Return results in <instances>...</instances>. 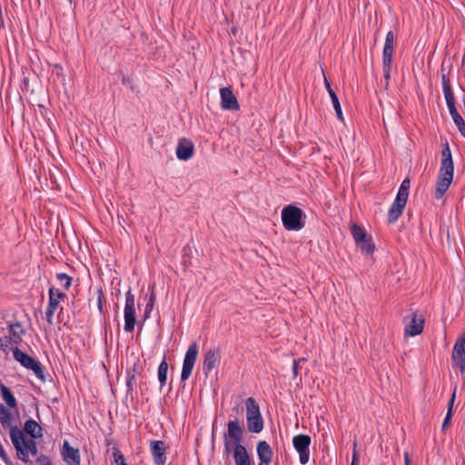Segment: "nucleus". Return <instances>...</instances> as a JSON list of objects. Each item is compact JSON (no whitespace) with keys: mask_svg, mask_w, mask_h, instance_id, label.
I'll use <instances>...</instances> for the list:
<instances>
[{"mask_svg":"<svg viewBox=\"0 0 465 465\" xmlns=\"http://www.w3.org/2000/svg\"><path fill=\"white\" fill-rule=\"evenodd\" d=\"M244 427L240 421L230 420L227 423V430L223 431L224 453H232L235 465H252V457L249 454L243 442Z\"/></svg>","mask_w":465,"mask_h":465,"instance_id":"nucleus-1","label":"nucleus"},{"mask_svg":"<svg viewBox=\"0 0 465 465\" xmlns=\"http://www.w3.org/2000/svg\"><path fill=\"white\" fill-rule=\"evenodd\" d=\"M18 420V411L13 413L4 404H0V422L4 429L10 430V438L17 457L27 463L29 461V439L23 437L21 429L16 425Z\"/></svg>","mask_w":465,"mask_h":465,"instance_id":"nucleus-2","label":"nucleus"},{"mask_svg":"<svg viewBox=\"0 0 465 465\" xmlns=\"http://www.w3.org/2000/svg\"><path fill=\"white\" fill-rule=\"evenodd\" d=\"M440 152V166L435 183L434 197L441 199L449 190L454 177V162L451 150L447 140L442 143Z\"/></svg>","mask_w":465,"mask_h":465,"instance_id":"nucleus-3","label":"nucleus"},{"mask_svg":"<svg viewBox=\"0 0 465 465\" xmlns=\"http://www.w3.org/2000/svg\"><path fill=\"white\" fill-rule=\"evenodd\" d=\"M282 223L286 231L298 232L305 226L306 214L302 209L294 205H285L282 210Z\"/></svg>","mask_w":465,"mask_h":465,"instance_id":"nucleus-4","label":"nucleus"},{"mask_svg":"<svg viewBox=\"0 0 465 465\" xmlns=\"http://www.w3.org/2000/svg\"><path fill=\"white\" fill-rule=\"evenodd\" d=\"M246 422L249 432L258 434L264 428L263 418L260 406L254 398L249 397L245 400Z\"/></svg>","mask_w":465,"mask_h":465,"instance_id":"nucleus-5","label":"nucleus"},{"mask_svg":"<svg viewBox=\"0 0 465 465\" xmlns=\"http://www.w3.org/2000/svg\"><path fill=\"white\" fill-rule=\"evenodd\" d=\"M125 373L126 394L124 400L127 401L130 399L131 401H134V391L136 384V378H143V367L141 366L140 359L138 357L134 358L133 363L126 368Z\"/></svg>","mask_w":465,"mask_h":465,"instance_id":"nucleus-6","label":"nucleus"},{"mask_svg":"<svg viewBox=\"0 0 465 465\" xmlns=\"http://www.w3.org/2000/svg\"><path fill=\"white\" fill-rule=\"evenodd\" d=\"M199 353L198 343L197 341H193L186 352L183 362V368L181 372V381L180 385L183 389L185 387V381L192 375L194 364L196 362L197 357Z\"/></svg>","mask_w":465,"mask_h":465,"instance_id":"nucleus-7","label":"nucleus"},{"mask_svg":"<svg viewBox=\"0 0 465 465\" xmlns=\"http://www.w3.org/2000/svg\"><path fill=\"white\" fill-rule=\"evenodd\" d=\"M54 447L55 442L50 436H47V440L37 444L36 463L38 465H53L56 456Z\"/></svg>","mask_w":465,"mask_h":465,"instance_id":"nucleus-8","label":"nucleus"},{"mask_svg":"<svg viewBox=\"0 0 465 465\" xmlns=\"http://www.w3.org/2000/svg\"><path fill=\"white\" fill-rule=\"evenodd\" d=\"M312 438L308 434H298L292 438V444L299 454V460L302 465H305L310 459V445Z\"/></svg>","mask_w":465,"mask_h":465,"instance_id":"nucleus-9","label":"nucleus"},{"mask_svg":"<svg viewBox=\"0 0 465 465\" xmlns=\"http://www.w3.org/2000/svg\"><path fill=\"white\" fill-rule=\"evenodd\" d=\"M451 360L452 366L459 368L460 372L463 373L465 371V331L454 343Z\"/></svg>","mask_w":465,"mask_h":465,"instance_id":"nucleus-10","label":"nucleus"},{"mask_svg":"<svg viewBox=\"0 0 465 465\" xmlns=\"http://www.w3.org/2000/svg\"><path fill=\"white\" fill-rule=\"evenodd\" d=\"M106 450L104 458L106 462L109 461L111 465H127L125 458L122 451L117 447V443L114 439L105 438Z\"/></svg>","mask_w":465,"mask_h":465,"instance_id":"nucleus-11","label":"nucleus"},{"mask_svg":"<svg viewBox=\"0 0 465 465\" xmlns=\"http://www.w3.org/2000/svg\"><path fill=\"white\" fill-rule=\"evenodd\" d=\"M221 108L225 111H238L240 104L231 85L220 88Z\"/></svg>","mask_w":465,"mask_h":465,"instance_id":"nucleus-12","label":"nucleus"},{"mask_svg":"<svg viewBox=\"0 0 465 465\" xmlns=\"http://www.w3.org/2000/svg\"><path fill=\"white\" fill-rule=\"evenodd\" d=\"M60 454L66 465H80L81 454L78 448H74L68 440H64Z\"/></svg>","mask_w":465,"mask_h":465,"instance_id":"nucleus-13","label":"nucleus"},{"mask_svg":"<svg viewBox=\"0 0 465 465\" xmlns=\"http://www.w3.org/2000/svg\"><path fill=\"white\" fill-rule=\"evenodd\" d=\"M221 362V350L219 347L210 348L204 354L203 371L207 377L213 368Z\"/></svg>","mask_w":465,"mask_h":465,"instance_id":"nucleus-14","label":"nucleus"},{"mask_svg":"<svg viewBox=\"0 0 465 465\" xmlns=\"http://www.w3.org/2000/svg\"><path fill=\"white\" fill-rule=\"evenodd\" d=\"M167 449L168 445L163 440H153L150 441V450L155 465H164Z\"/></svg>","mask_w":465,"mask_h":465,"instance_id":"nucleus-15","label":"nucleus"},{"mask_svg":"<svg viewBox=\"0 0 465 465\" xmlns=\"http://www.w3.org/2000/svg\"><path fill=\"white\" fill-rule=\"evenodd\" d=\"M194 154V144L193 143L185 137L179 139L176 147V156L180 161H188Z\"/></svg>","mask_w":465,"mask_h":465,"instance_id":"nucleus-16","label":"nucleus"},{"mask_svg":"<svg viewBox=\"0 0 465 465\" xmlns=\"http://www.w3.org/2000/svg\"><path fill=\"white\" fill-rule=\"evenodd\" d=\"M44 427L36 420L31 419V456H36V445L44 442Z\"/></svg>","mask_w":465,"mask_h":465,"instance_id":"nucleus-17","label":"nucleus"},{"mask_svg":"<svg viewBox=\"0 0 465 465\" xmlns=\"http://www.w3.org/2000/svg\"><path fill=\"white\" fill-rule=\"evenodd\" d=\"M424 329V318L418 315L417 312L412 313L411 322L404 328L405 336L415 337L420 334Z\"/></svg>","mask_w":465,"mask_h":465,"instance_id":"nucleus-18","label":"nucleus"},{"mask_svg":"<svg viewBox=\"0 0 465 465\" xmlns=\"http://www.w3.org/2000/svg\"><path fill=\"white\" fill-rule=\"evenodd\" d=\"M256 452L259 459L258 465H269L272 462L273 450L266 440L256 443Z\"/></svg>","mask_w":465,"mask_h":465,"instance_id":"nucleus-19","label":"nucleus"},{"mask_svg":"<svg viewBox=\"0 0 465 465\" xmlns=\"http://www.w3.org/2000/svg\"><path fill=\"white\" fill-rule=\"evenodd\" d=\"M396 40L397 36L390 30L385 36V43L382 49V60H392Z\"/></svg>","mask_w":465,"mask_h":465,"instance_id":"nucleus-20","label":"nucleus"},{"mask_svg":"<svg viewBox=\"0 0 465 465\" xmlns=\"http://www.w3.org/2000/svg\"><path fill=\"white\" fill-rule=\"evenodd\" d=\"M407 203L395 198L388 212V223H394L402 214Z\"/></svg>","mask_w":465,"mask_h":465,"instance_id":"nucleus-21","label":"nucleus"},{"mask_svg":"<svg viewBox=\"0 0 465 465\" xmlns=\"http://www.w3.org/2000/svg\"><path fill=\"white\" fill-rule=\"evenodd\" d=\"M442 91L446 100V104L449 110L456 108V99L450 84V77L443 75Z\"/></svg>","mask_w":465,"mask_h":465,"instance_id":"nucleus-22","label":"nucleus"},{"mask_svg":"<svg viewBox=\"0 0 465 465\" xmlns=\"http://www.w3.org/2000/svg\"><path fill=\"white\" fill-rule=\"evenodd\" d=\"M324 84H325L326 90H327V92H328V94L330 95V98L331 100V104L333 105V108H334V111H335L337 118L341 122H344L343 114H342V110H341V103L339 101L338 95L336 94L334 90L331 88V83L328 81V79L326 77H324Z\"/></svg>","mask_w":465,"mask_h":465,"instance_id":"nucleus-23","label":"nucleus"},{"mask_svg":"<svg viewBox=\"0 0 465 465\" xmlns=\"http://www.w3.org/2000/svg\"><path fill=\"white\" fill-rule=\"evenodd\" d=\"M137 323L135 307H124V326L125 332H133Z\"/></svg>","mask_w":465,"mask_h":465,"instance_id":"nucleus-24","label":"nucleus"},{"mask_svg":"<svg viewBox=\"0 0 465 465\" xmlns=\"http://www.w3.org/2000/svg\"><path fill=\"white\" fill-rule=\"evenodd\" d=\"M59 303V301H57V299L54 298V287H50L48 304L45 311V319L50 324L52 323L55 311L58 309Z\"/></svg>","mask_w":465,"mask_h":465,"instance_id":"nucleus-25","label":"nucleus"},{"mask_svg":"<svg viewBox=\"0 0 465 465\" xmlns=\"http://www.w3.org/2000/svg\"><path fill=\"white\" fill-rule=\"evenodd\" d=\"M31 371L45 383L51 376L46 372L45 367L36 359L31 357ZM52 381V379H50Z\"/></svg>","mask_w":465,"mask_h":465,"instance_id":"nucleus-26","label":"nucleus"},{"mask_svg":"<svg viewBox=\"0 0 465 465\" xmlns=\"http://www.w3.org/2000/svg\"><path fill=\"white\" fill-rule=\"evenodd\" d=\"M356 246L364 255H371L376 250L371 235L367 236L361 241L355 242Z\"/></svg>","mask_w":465,"mask_h":465,"instance_id":"nucleus-27","label":"nucleus"},{"mask_svg":"<svg viewBox=\"0 0 465 465\" xmlns=\"http://www.w3.org/2000/svg\"><path fill=\"white\" fill-rule=\"evenodd\" d=\"M168 368L169 365L166 361V356L164 355L157 370V376L160 382V390H162L166 385L168 378Z\"/></svg>","mask_w":465,"mask_h":465,"instance_id":"nucleus-28","label":"nucleus"},{"mask_svg":"<svg viewBox=\"0 0 465 465\" xmlns=\"http://www.w3.org/2000/svg\"><path fill=\"white\" fill-rule=\"evenodd\" d=\"M450 114L452 117V120L457 126L459 132L460 133L461 136L465 138V120L460 115V114L458 112L457 107L451 110H449Z\"/></svg>","mask_w":465,"mask_h":465,"instance_id":"nucleus-29","label":"nucleus"},{"mask_svg":"<svg viewBox=\"0 0 465 465\" xmlns=\"http://www.w3.org/2000/svg\"><path fill=\"white\" fill-rule=\"evenodd\" d=\"M94 294L96 295L95 304L98 308L100 314L105 316L106 311L104 310V303L106 302V298L103 288L101 286L96 287L94 290Z\"/></svg>","mask_w":465,"mask_h":465,"instance_id":"nucleus-30","label":"nucleus"},{"mask_svg":"<svg viewBox=\"0 0 465 465\" xmlns=\"http://www.w3.org/2000/svg\"><path fill=\"white\" fill-rule=\"evenodd\" d=\"M154 287H155V283H153L152 285L149 286L150 295H149L148 302L145 305V310H144V313H143V321H146L150 317V314H151V312L154 307V304H155L156 293L154 292Z\"/></svg>","mask_w":465,"mask_h":465,"instance_id":"nucleus-31","label":"nucleus"},{"mask_svg":"<svg viewBox=\"0 0 465 465\" xmlns=\"http://www.w3.org/2000/svg\"><path fill=\"white\" fill-rule=\"evenodd\" d=\"M0 391L2 394V398L5 401V402L7 404L10 408H15L16 407V400L15 396L13 395L11 390L6 387L4 384H0Z\"/></svg>","mask_w":465,"mask_h":465,"instance_id":"nucleus-32","label":"nucleus"},{"mask_svg":"<svg viewBox=\"0 0 465 465\" xmlns=\"http://www.w3.org/2000/svg\"><path fill=\"white\" fill-rule=\"evenodd\" d=\"M410 187L411 180L407 177L401 182L396 198L399 200H403L404 203H407L410 193Z\"/></svg>","mask_w":465,"mask_h":465,"instance_id":"nucleus-33","label":"nucleus"},{"mask_svg":"<svg viewBox=\"0 0 465 465\" xmlns=\"http://www.w3.org/2000/svg\"><path fill=\"white\" fill-rule=\"evenodd\" d=\"M58 323H62L63 327L71 331L73 329V323L71 322V317L68 312L64 311V307H61L57 314Z\"/></svg>","mask_w":465,"mask_h":465,"instance_id":"nucleus-34","label":"nucleus"},{"mask_svg":"<svg viewBox=\"0 0 465 465\" xmlns=\"http://www.w3.org/2000/svg\"><path fill=\"white\" fill-rule=\"evenodd\" d=\"M351 233L355 242L363 240L370 234L367 233L365 229L357 223H352L351 226Z\"/></svg>","mask_w":465,"mask_h":465,"instance_id":"nucleus-35","label":"nucleus"},{"mask_svg":"<svg viewBox=\"0 0 465 465\" xmlns=\"http://www.w3.org/2000/svg\"><path fill=\"white\" fill-rule=\"evenodd\" d=\"M183 271H186V269L189 266L193 265L192 262V247L189 244H186L183 248V255H182V262H181Z\"/></svg>","mask_w":465,"mask_h":465,"instance_id":"nucleus-36","label":"nucleus"},{"mask_svg":"<svg viewBox=\"0 0 465 465\" xmlns=\"http://www.w3.org/2000/svg\"><path fill=\"white\" fill-rule=\"evenodd\" d=\"M15 361H19L25 368L29 369V354L22 351L17 347L13 349Z\"/></svg>","mask_w":465,"mask_h":465,"instance_id":"nucleus-37","label":"nucleus"},{"mask_svg":"<svg viewBox=\"0 0 465 465\" xmlns=\"http://www.w3.org/2000/svg\"><path fill=\"white\" fill-rule=\"evenodd\" d=\"M392 68V60H382V71H383V77L385 80L384 87L385 89L389 88L390 85V79H391V71Z\"/></svg>","mask_w":465,"mask_h":465,"instance_id":"nucleus-38","label":"nucleus"},{"mask_svg":"<svg viewBox=\"0 0 465 465\" xmlns=\"http://www.w3.org/2000/svg\"><path fill=\"white\" fill-rule=\"evenodd\" d=\"M56 279L62 283L65 290H68L73 282V277L69 276L65 272H58L56 274Z\"/></svg>","mask_w":465,"mask_h":465,"instance_id":"nucleus-39","label":"nucleus"},{"mask_svg":"<svg viewBox=\"0 0 465 465\" xmlns=\"http://www.w3.org/2000/svg\"><path fill=\"white\" fill-rule=\"evenodd\" d=\"M12 343H18L17 339H14L12 336H5L0 338V351H6Z\"/></svg>","mask_w":465,"mask_h":465,"instance_id":"nucleus-40","label":"nucleus"},{"mask_svg":"<svg viewBox=\"0 0 465 465\" xmlns=\"http://www.w3.org/2000/svg\"><path fill=\"white\" fill-rule=\"evenodd\" d=\"M10 332L12 333V337L14 339H17L18 342H20V332H24V330L22 329L21 324L19 322L10 325Z\"/></svg>","mask_w":465,"mask_h":465,"instance_id":"nucleus-41","label":"nucleus"},{"mask_svg":"<svg viewBox=\"0 0 465 465\" xmlns=\"http://www.w3.org/2000/svg\"><path fill=\"white\" fill-rule=\"evenodd\" d=\"M134 301H135L134 294L132 292L131 286H129V289L125 293V306L124 307H135Z\"/></svg>","mask_w":465,"mask_h":465,"instance_id":"nucleus-42","label":"nucleus"},{"mask_svg":"<svg viewBox=\"0 0 465 465\" xmlns=\"http://www.w3.org/2000/svg\"><path fill=\"white\" fill-rule=\"evenodd\" d=\"M301 361H307L306 358H299L296 360H293L292 366V379H296L299 374V370L301 368Z\"/></svg>","mask_w":465,"mask_h":465,"instance_id":"nucleus-43","label":"nucleus"},{"mask_svg":"<svg viewBox=\"0 0 465 465\" xmlns=\"http://www.w3.org/2000/svg\"><path fill=\"white\" fill-rule=\"evenodd\" d=\"M452 417H453V413H451L450 411L446 413L445 418L442 422V425H441V431H445V430L449 426H450Z\"/></svg>","mask_w":465,"mask_h":465,"instance_id":"nucleus-44","label":"nucleus"},{"mask_svg":"<svg viewBox=\"0 0 465 465\" xmlns=\"http://www.w3.org/2000/svg\"><path fill=\"white\" fill-rule=\"evenodd\" d=\"M456 391H457V387L455 386V388L452 391V394L448 401L447 412H450H450L453 413V406H454V402H455V399H456Z\"/></svg>","mask_w":465,"mask_h":465,"instance_id":"nucleus-45","label":"nucleus"},{"mask_svg":"<svg viewBox=\"0 0 465 465\" xmlns=\"http://www.w3.org/2000/svg\"><path fill=\"white\" fill-rule=\"evenodd\" d=\"M355 449H356V442L353 443V454H352L351 465H359V463H360V456L357 453Z\"/></svg>","mask_w":465,"mask_h":465,"instance_id":"nucleus-46","label":"nucleus"},{"mask_svg":"<svg viewBox=\"0 0 465 465\" xmlns=\"http://www.w3.org/2000/svg\"><path fill=\"white\" fill-rule=\"evenodd\" d=\"M121 82H122V84L124 85H130L131 90H134V86L132 84H133V79L130 78L129 76L123 74L122 78H121Z\"/></svg>","mask_w":465,"mask_h":465,"instance_id":"nucleus-47","label":"nucleus"},{"mask_svg":"<svg viewBox=\"0 0 465 465\" xmlns=\"http://www.w3.org/2000/svg\"><path fill=\"white\" fill-rule=\"evenodd\" d=\"M54 298L57 299V301L60 302L61 301L66 299L67 295L60 290L54 288Z\"/></svg>","mask_w":465,"mask_h":465,"instance_id":"nucleus-48","label":"nucleus"},{"mask_svg":"<svg viewBox=\"0 0 465 465\" xmlns=\"http://www.w3.org/2000/svg\"><path fill=\"white\" fill-rule=\"evenodd\" d=\"M29 427H30V424H29V419L26 420L24 423V426H23V429H21L22 432H23V437H25L26 439H29L28 436H29Z\"/></svg>","mask_w":465,"mask_h":465,"instance_id":"nucleus-49","label":"nucleus"},{"mask_svg":"<svg viewBox=\"0 0 465 465\" xmlns=\"http://www.w3.org/2000/svg\"><path fill=\"white\" fill-rule=\"evenodd\" d=\"M0 457L3 459V460L7 464V465H12V463L9 461V459H8V456L7 454L5 453V450L3 449V446L0 444Z\"/></svg>","mask_w":465,"mask_h":465,"instance_id":"nucleus-50","label":"nucleus"},{"mask_svg":"<svg viewBox=\"0 0 465 465\" xmlns=\"http://www.w3.org/2000/svg\"><path fill=\"white\" fill-rule=\"evenodd\" d=\"M450 67H451V65H450ZM450 70V68H449V70L446 72L444 63H442L441 67H440L441 82H443V75H445L446 77H449Z\"/></svg>","mask_w":465,"mask_h":465,"instance_id":"nucleus-51","label":"nucleus"},{"mask_svg":"<svg viewBox=\"0 0 465 465\" xmlns=\"http://www.w3.org/2000/svg\"><path fill=\"white\" fill-rule=\"evenodd\" d=\"M232 411H235L237 414H242L243 413V407L240 404L236 405L232 408Z\"/></svg>","mask_w":465,"mask_h":465,"instance_id":"nucleus-52","label":"nucleus"},{"mask_svg":"<svg viewBox=\"0 0 465 465\" xmlns=\"http://www.w3.org/2000/svg\"><path fill=\"white\" fill-rule=\"evenodd\" d=\"M411 460L409 456V453L407 451L404 452V465H411Z\"/></svg>","mask_w":465,"mask_h":465,"instance_id":"nucleus-53","label":"nucleus"},{"mask_svg":"<svg viewBox=\"0 0 465 465\" xmlns=\"http://www.w3.org/2000/svg\"><path fill=\"white\" fill-rule=\"evenodd\" d=\"M92 292H93V288H92V286H90L89 291H88V292H89L88 304L90 307L92 306V303H93V299L91 298Z\"/></svg>","mask_w":465,"mask_h":465,"instance_id":"nucleus-54","label":"nucleus"},{"mask_svg":"<svg viewBox=\"0 0 465 465\" xmlns=\"http://www.w3.org/2000/svg\"><path fill=\"white\" fill-rule=\"evenodd\" d=\"M239 51L240 53L242 54V55L245 58V55L246 54H251L250 51L248 50H245V49H242V48H239Z\"/></svg>","mask_w":465,"mask_h":465,"instance_id":"nucleus-55","label":"nucleus"},{"mask_svg":"<svg viewBox=\"0 0 465 465\" xmlns=\"http://www.w3.org/2000/svg\"><path fill=\"white\" fill-rule=\"evenodd\" d=\"M23 84H24L25 87L22 88V91L25 92V89H26V87L28 85V79L26 77L24 78Z\"/></svg>","mask_w":465,"mask_h":465,"instance_id":"nucleus-56","label":"nucleus"},{"mask_svg":"<svg viewBox=\"0 0 465 465\" xmlns=\"http://www.w3.org/2000/svg\"><path fill=\"white\" fill-rule=\"evenodd\" d=\"M34 173H35V175L36 180H37V181H38V183L41 184V182H40V175L37 173L36 169H34Z\"/></svg>","mask_w":465,"mask_h":465,"instance_id":"nucleus-57","label":"nucleus"},{"mask_svg":"<svg viewBox=\"0 0 465 465\" xmlns=\"http://www.w3.org/2000/svg\"><path fill=\"white\" fill-rule=\"evenodd\" d=\"M35 104H37V106H39L41 109H45V106H44L42 104H40L39 102L35 101Z\"/></svg>","mask_w":465,"mask_h":465,"instance_id":"nucleus-58","label":"nucleus"},{"mask_svg":"<svg viewBox=\"0 0 465 465\" xmlns=\"http://www.w3.org/2000/svg\"><path fill=\"white\" fill-rule=\"evenodd\" d=\"M232 33L235 35L236 33H237V29L236 28H232Z\"/></svg>","mask_w":465,"mask_h":465,"instance_id":"nucleus-59","label":"nucleus"},{"mask_svg":"<svg viewBox=\"0 0 465 465\" xmlns=\"http://www.w3.org/2000/svg\"><path fill=\"white\" fill-rule=\"evenodd\" d=\"M460 460H461V464L465 465V459L463 457H460Z\"/></svg>","mask_w":465,"mask_h":465,"instance_id":"nucleus-60","label":"nucleus"},{"mask_svg":"<svg viewBox=\"0 0 465 465\" xmlns=\"http://www.w3.org/2000/svg\"><path fill=\"white\" fill-rule=\"evenodd\" d=\"M143 384H145V383H144V382H143L142 381L139 382V387H140V389H141V390H142V386H143Z\"/></svg>","mask_w":465,"mask_h":465,"instance_id":"nucleus-61","label":"nucleus"},{"mask_svg":"<svg viewBox=\"0 0 465 465\" xmlns=\"http://www.w3.org/2000/svg\"><path fill=\"white\" fill-rule=\"evenodd\" d=\"M118 308H119V305H118V303H116L115 306H114V310H115L116 312H117Z\"/></svg>","mask_w":465,"mask_h":465,"instance_id":"nucleus-62","label":"nucleus"},{"mask_svg":"<svg viewBox=\"0 0 465 465\" xmlns=\"http://www.w3.org/2000/svg\"><path fill=\"white\" fill-rule=\"evenodd\" d=\"M44 281H45V282H46L47 283H49V282H49V279H48V278H46V277L44 279Z\"/></svg>","mask_w":465,"mask_h":465,"instance_id":"nucleus-63","label":"nucleus"},{"mask_svg":"<svg viewBox=\"0 0 465 465\" xmlns=\"http://www.w3.org/2000/svg\"><path fill=\"white\" fill-rule=\"evenodd\" d=\"M171 391H172V382L170 383L168 392H170Z\"/></svg>","mask_w":465,"mask_h":465,"instance_id":"nucleus-64","label":"nucleus"}]
</instances>
